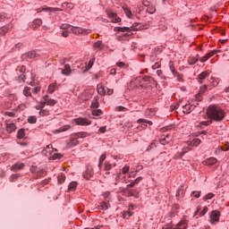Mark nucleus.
Here are the masks:
<instances>
[{
  "instance_id": "f257e3e1",
  "label": "nucleus",
  "mask_w": 229,
  "mask_h": 229,
  "mask_svg": "<svg viewBox=\"0 0 229 229\" xmlns=\"http://www.w3.org/2000/svg\"><path fill=\"white\" fill-rule=\"evenodd\" d=\"M207 115L211 121H215L216 123H221V121L225 119V115H226V113L225 112V110H223V108L213 105L208 107Z\"/></svg>"
},
{
  "instance_id": "f03ea898",
  "label": "nucleus",
  "mask_w": 229,
  "mask_h": 229,
  "mask_svg": "<svg viewBox=\"0 0 229 229\" xmlns=\"http://www.w3.org/2000/svg\"><path fill=\"white\" fill-rule=\"evenodd\" d=\"M116 31H121L122 33H130V31H139V30H144V24L142 23H133L131 27H117Z\"/></svg>"
},
{
  "instance_id": "7ed1b4c3",
  "label": "nucleus",
  "mask_w": 229,
  "mask_h": 229,
  "mask_svg": "<svg viewBox=\"0 0 229 229\" xmlns=\"http://www.w3.org/2000/svg\"><path fill=\"white\" fill-rule=\"evenodd\" d=\"M151 81H153V78L149 76L137 77L134 81V85H136V87H147Z\"/></svg>"
},
{
  "instance_id": "20e7f679",
  "label": "nucleus",
  "mask_w": 229,
  "mask_h": 229,
  "mask_svg": "<svg viewBox=\"0 0 229 229\" xmlns=\"http://www.w3.org/2000/svg\"><path fill=\"white\" fill-rule=\"evenodd\" d=\"M70 28H71L72 33H74V35H81V34L89 35V33H90L89 30L81 29L80 27L72 26Z\"/></svg>"
},
{
  "instance_id": "39448f33",
  "label": "nucleus",
  "mask_w": 229,
  "mask_h": 229,
  "mask_svg": "<svg viewBox=\"0 0 229 229\" xmlns=\"http://www.w3.org/2000/svg\"><path fill=\"white\" fill-rule=\"evenodd\" d=\"M78 144H80V140H78V138H76L74 134H72L70 140L66 141L67 148H74V146H78Z\"/></svg>"
},
{
  "instance_id": "423d86ee",
  "label": "nucleus",
  "mask_w": 229,
  "mask_h": 229,
  "mask_svg": "<svg viewBox=\"0 0 229 229\" xmlns=\"http://www.w3.org/2000/svg\"><path fill=\"white\" fill-rule=\"evenodd\" d=\"M82 176L85 180H90V178L94 176V167L92 165H89Z\"/></svg>"
},
{
  "instance_id": "0eeeda50",
  "label": "nucleus",
  "mask_w": 229,
  "mask_h": 229,
  "mask_svg": "<svg viewBox=\"0 0 229 229\" xmlns=\"http://www.w3.org/2000/svg\"><path fill=\"white\" fill-rule=\"evenodd\" d=\"M221 216V213L217 210H214L210 213V223L211 225H214V223H219V217Z\"/></svg>"
},
{
  "instance_id": "6e6552de",
  "label": "nucleus",
  "mask_w": 229,
  "mask_h": 229,
  "mask_svg": "<svg viewBox=\"0 0 229 229\" xmlns=\"http://www.w3.org/2000/svg\"><path fill=\"white\" fill-rule=\"evenodd\" d=\"M142 180V177H138L136 180L131 182L130 184L127 185L126 191H128L129 194H133L135 192V190H130V187H135V185H138V183Z\"/></svg>"
},
{
  "instance_id": "1a4fd4ad",
  "label": "nucleus",
  "mask_w": 229,
  "mask_h": 229,
  "mask_svg": "<svg viewBox=\"0 0 229 229\" xmlns=\"http://www.w3.org/2000/svg\"><path fill=\"white\" fill-rule=\"evenodd\" d=\"M40 12H64V9L43 6L42 8L37 10L38 13H40Z\"/></svg>"
},
{
  "instance_id": "9d476101",
  "label": "nucleus",
  "mask_w": 229,
  "mask_h": 229,
  "mask_svg": "<svg viewBox=\"0 0 229 229\" xmlns=\"http://www.w3.org/2000/svg\"><path fill=\"white\" fill-rule=\"evenodd\" d=\"M75 123L79 126H89L91 124V122L85 118H76Z\"/></svg>"
},
{
  "instance_id": "9b49d317",
  "label": "nucleus",
  "mask_w": 229,
  "mask_h": 229,
  "mask_svg": "<svg viewBox=\"0 0 229 229\" xmlns=\"http://www.w3.org/2000/svg\"><path fill=\"white\" fill-rule=\"evenodd\" d=\"M210 76V71L202 72L197 78L199 83H203V80H207Z\"/></svg>"
},
{
  "instance_id": "f8f14e48",
  "label": "nucleus",
  "mask_w": 229,
  "mask_h": 229,
  "mask_svg": "<svg viewBox=\"0 0 229 229\" xmlns=\"http://www.w3.org/2000/svg\"><path fill=\"white\" fill-rule=\"evenodd\" d=\"M220 50H213L208 54L205 55V56L201 57L199 60L200 62L203 64L205 62H207V60H208V58L214 56V55H217V53H219Z\"/></svg>"
},
{
  "instance_id": "ddd939ff",
  "label": "nucleus",
  "mask_w": 229,
  "mask_h": 229,
  "mask_svg": "<svg viewBox=\"0 0 229 229\" xmlns=\"http://www.w3.org/2000/svg\"><path fill=\"white\" fill-rule=\"evenodd\" d=\"M163 229H187V222L181 221L175 227H164Z\"/></svg>"
},
{
  "instance_id": "4468645a",
  "label": "nucleus",
  "mask_w": 229,
  "mask_h": 229,
  "mask_svg": "<svg viewBox=\"0 0 229 229\" xmlns=\"http://www.w3.org/2000/svg\"><path fill=\"white\" fill-rule=\"evenodd\" d=\"M197 105H198V103L196 105L186 104L185 106H182L183 113L191 114V112H192V110H194L196 108Z\"/></svg>"
},
{
  "instance_id": "2eb2a0df",
  "label": "nucleus",
  "mask_w": 229,
  "mask_h": 229,
  "mask_svg": "<svg viewBox=\"0 0 229 229\" xmlns=\"http://www.w3.org/2000/svg\"><path fill=\"white\" fill-rule=\"evenodd\" d=\"M22 56H23V58L33 59V58H38V56H40V55L38 53H37V51H31L27 54H24Z\"/></svg>"
},
{
  "instance_id": "dca6fc26",
  "label": "nucleus",
  "mask_w": 229,
  "mask_h": 229,
  "mask_svg": "<svg viewBox=\"0 0 229 229\" xmlns=\"http://www.w3.org/2000/svg\"><path fill=\"white\" fill-rule=\"evenodd\" d=\"M43 99L45 100L46 105L48 106H55V105H56V100L49 98L47 95L43 97Z\"/></svg>"
},
{
  "instance_id": "f3484780",
  "label": "nucleus",
  "mask_w": 229,
  "mask_h": 229,
  "mask_svg": "<svg viewBox=\"0 0 229 229\" xmlns=\"http://www.w3.org/2000/svg\"><path fill=\"white\" fill-rule=\"evenodd\" d=\"M169 67H170V71L174 74V76H175V78H177V80H181L182 76H180V73H178V72H176V69H174V64H173V62L169 63Z\"/></svg>"
},
{
  "instance_id": "a211bd4d",
  "label": "nucleus",
  "mask_w": 229,
  "mask_h": 229,
  "mask_svg": "<svg viewBox=\"0 0 229 229\" xmlns=\"http://www.w3.org/2000/svg\"><path fill=\"white\" fill-rule=\"evenodd\" d=\"M5 124H6L7 133H12V131H15V130H17V127L15 126V123H8V121H6Z\"/></svg>"
},
{
  "instance_id": "6ab92c4d",
  "label": "nucleus",
  "mask_w": 229,
  "mask_h": 229,
  "mask_svg": "<svg viewBox=\"0 0 229 229\" xmlns=\"http://www.w3.org/2000/svg\"><path fill=\"white\" fill-rule=\"evenodd\" d=\"M20 169H24V164L23 163H16L12 165L11 171H13L14 173H17L20 171Z\"/></svg>"
},
{
  "instance_id": "aec40b11",
  "label": "nucleus",
  "mask_w": 229,
  "mask_h": 229,
  "mask_svg": "<svg viewBox=\"0 0 229 229\" xmlns=\"http://www.w3.org/2000/svg\"><path fill=\"white\" fill-rule=\"evenodd\" d=\"M205 92H207V85H203L200 87L199 94L195 96L197 101H201V99H199V98H201V96H203V94H205Z\"/></svg>"
},
{
  "instance_id": "412c9836",
  "label": "nucleus",
  "mask_w": 229,
  "mask_h": 229,
  "mask_svg": "<svg viewBox=\"0 0 229 229\" xmlns=\"http://www.w3.org/2000/svg\"><path fill=\"white\" fill-rule=\"evenodd\" d=\"M61 72H62V74H64V76H71V72H72L71 65L65 64V65H64V68L62 69Z\"/></svg>"
},
{
  "instance_id": "4be33fe9",
  "label": "nucleus",
  "mask_w": 229,
  "mask_h": 229,
  "mask_svg": "<svg viewBox=\"0 0 229 229\" xmlns=\"http://www.w3.org/2000/svg\"><path fill=\"white\" fill-rule=\"evenodd\" d=\"M216 163L217 159L216 157H209L203 162L204 165H214Z\"/></svg>"
},
{
  "instance_id": "5701e85b",
  "label": "nucleus",
  "mask_w": 229,
  "mask_h": 229,
  "mask_svg": "<svg viewBox=\"0 0 229 229\" xmlns=\"http://www.w3.org/2000/svg\"><path fill=\"white\" fill-rule=\"evenodd\" d=\"M40 26H42V20L40 19L34 20L31 24V28H33V30H37V28H40Z\"/></svg>"
},
{
  "instance_id": "b1692460",
  "label": "nucleus",
  "mask_w": 229,
  "mask_h": 229,
  "mask_svg": "<svg viewBox=\"0 0 229 229\" xmlns=\"http://www.w3.org/2000/svg\"><path fill=\"white\" fill-rule=\"evenodd\" d=\"M97 90L100 96H105L106 94V90L105 89V86H103V84H98L97 86Z\"/></svg>"
},
{
  "instance_id": "393cba45",
  "label": "nucleus",
  "mask_w": 229,
  "mask_h": 229,
  "mask_svg": "<svg viewBox=\"0 0 229 229\" xmlns=\"http://www.w3.org/2000/svg\"><path fill=\"white\" fill-rule=\"evenodd\" d=\"M169 140H171V138L169 137V135H166L165 137L161 136V139L159 140V142L163 146H165L166 144H169Z\"/></svg>"
},
{
  "instance_id": "a878e982",
  "label": "nucleus",
  "mask_w": 229,
  "mask_h": 229,
  "mask_svg": "<svg viewBox=\"0 0 229 229\" xmlns=\"http://www.w3.org/2000/svg\"><path fill=\"white\" fill-rule=\"evenodd\" d=\"M75 139H85V137L89 136V133L85 132V131H81V132H77V133H73Z\"/></svg>"
},
{
  "instance_id": "bb28decb",
  "label": "nucleus",
  "mask_w": 229,
  "mask_h": 229,
  "mask_svg": "<svg viewBox=\"0 0 229 229\" xmlns=\"http://www.w3.org/2000/svg\"><path fill=\"white\" fill-rule=\"evenodd\" d=\"M109 17L112 19V22H121V18L117 17V14L114 13H109Z\"/></svg>"
},
{
  "instance_id": "cd10ccee",
  "label": "nucleus",
  "mask_w": 229,
  "mask_h": 229,
  "mask_svg": "<svg viewBox=\"0 0 229 229\" xmlns=\"http://www.w3.org/2000/svg\"><path fill=\"white\" fill-rule=\"evenodd\" d=\"M99 98L98 97H95L93 98V101L91 103V108H99Z\"/></svg>"
},
{
  "instance_id": "c85d7f7f",
  "label": "nucleus",
  "mask_w": 229,
  "mask_h": 229,
  "mask_svg": "<svg viewBox=\"0 0 229 229\" xmlns=\"http://www.w3.org/2000/svg\"><path fill=\"white\" fill-rule=\"evenodd\" d=\"M61 6L64 10H72L74 8V5L71 3H64Z\"/></svg>"
},
{
  "instance_id": "c756f323",
  "label": "nucleus",
  "mask_w": 229,
  "mask_h": 229,
  "mask_svg": "<svg viewBox=\"0 0 229 229\" xmlns=\"http://www.w3.org/2000/svg\"><path fill=\"white\" fill-rule=\"evenodd\" d=\"M76 187H78L77 182H72L68 186V191L71 192L76 191Z\"/></svg>"
},
{
  "instance_id": "7c9ffc66",
  "label": "nucleus",
  "mask_w": 229,
  "mask_h": 229,
  "mask_svg": "<svg viewBox=\"0 0 229 229\" xmlns=\"http://www.w3.org/2000/svg\"><path fill=\"white\" fill-rule=\"evenodd\" d=\"M23 95L26 97V98H31V88L30 87H25L23 89Z\"/></svg>"
},
{
  "instance_id": "2f4dec72",
  "label": "nucleus",
  "mask_w": 229,
  "mask_h": 229,
  "mask_svg": "<svg viewBox=\"0 0 229 229\" xmlns=\"http://www.w3.org/2000/svg\"><path fill=\"white\" fill-rule=\"evenodd\" d=\"M188 152H189V148H184L182 152L177 153L174 157L176 158H182V157H183V155H185V153H188Z\"/></svg>"
},
{
  "instance_id": "473e14b6",
  "label": "nucleus",
  "mask_w": 229,
  "mask_h": 229,
  "mask_svg": "<svg viewBox=\"0 0 229 229\" xmlns=\"http://www.w3.org/2000/svg\"><path fill=\"white\" fill-rule=\"evenodd\" d=\"M95 61H96L95 57L89 60L88 65L86 66V69L84 70V72H87V71H89V69H92V65H94Z\"/></svg>"
},
{
  "instance_id": "72a5a7b5",
  "label": "nucleus",
  "mask_w": 229,
  "mask_h": 229,
  "mask_svg": "<svg viewBox=\"0 0 229 229\" xmlns=\"http://www.w3.org/2000/svg\"><path fill=\"white\" fill-rule=\"evenodd\" d=\"M123 10L125 15L130 19L131 17V11L130 10V8H128V6H123Z\"/></svg>"
},
{
  "instance_id": "f704fd0d",
  "label": "nucleus",
  "mask_w": 229,
  "mask_h": 229,
  "mask_svg": "<svg viewBox=\"0 0 229 229\" xmlns=\"http://www.w3.org/2000/svg\"><path fill=\"white\" fill-rule=\"evenodd\" d=\"M24 131H25L24 129H21L18 131V133H17L18 139H24V137L26 136V132Z\"/></svg>"
},
{
  "instance_id": "c9c22d12",
  "label": "nucleus",
  "mask_w": 229,
  "mask_h": 229,
  "mask_svg": "<svg viewBox=\"0 0 229 229\" xmlns=\"http://www.w3.org/2000/svg\"><path fill=\"white\" fill-rule=\"evenodd\" d=\"M19 178H21V175L19 174H14L13 175L10 176V182H17L19 180Z\"/></svg>"
},
{
  "instance_id": "e433bc0d",
  "label": "nucleus",
  "mask_w": 229,
  "mask_h": 229,
  "mask_svg": "<svg viewBox=\"0 0 229 229\" xmlns=\"http://www.w3.org/2000/svg\"><path fill=\"white\" fill-rule=\"evenodd\" d=\"M55 90H56V84H50L47 89L48 94H53Z\"/></svg>"
},
{
  "instance_id": "4c0bfd02",
  "label": "nucleus",
  "mask_w": 229,
  "mask_h": 229,
  "mask_svg": "<svg viewBox=\"0 0 229 229\" xmlns=\"http://www.w3.org/2000/svg\"><path fill=\"white\" fill-rule=\"evenodd\" d=\"M71 126L70 125H64L61 128H59L56 131L57 133H62V131H67V130H70Z\"/></svg>"
},
{
  "instance_id": "58836bf2",
  "label": "nucleus",
  "mask_w": 229,
  "mask_h": 229,
  "mask_svg": "<svg viewBox=\"0 0 229 229\" xmlns=\"http://www.w3.org/2000/svg\"><path fill=\"white\" fill-rule=\"evenodd\" d=\"M210 85H212V87H217V85H219V81L216 78L211 77Z\"/></svg>"
},
{
  "instance_id": "ea45409f",
  "label": "nucleus",
  "mask_w": 229,
  "mask_h": 229,
  "mask_svg": "<svg viewBox=\"0 0 229 229\" xmlns=\"http://www.w3.org/2000/svg\"><path fill=\"white\" fill-rule=\"evenodd\" d=\"M101 46H103V41L98 40L96 43H94L93 47L94 49H101Z\"/></svg>"
},
{
  "instance_id": "a19ab883",
  "label": "nucleus",
  "mask_w": 229,
  "mask_h": 229,
  "mask_svg": "<svg viewBox=\"0 0 229 229\" xmlns=\"http://www.w3.org/2000/svg\"><path fill=\"white\" fill-rule=\"evenodd\" d=\"M58 183H64L65 182V174H60L57 177Z\"/></svg>"
},
{
  "instance_id": "79ce46f5",
  "label": "nucleus",
  "mask_w": 229,
  "mask_h": 229,
  "mask_svg": "<svg viewBox=\"0 0 229 229\" xmlns=\"http://www.w3.org/2000/svg\"><path fill=\"white\" fill-rule=\"evenodd\" d=\"M92 115H97L99 117V115H103V111L101 109H94L92 110Z\"/></svg>"
},
{
  "instance_id": "37998d69",
  "label": "nucleus",
  "mask_w": 229,
  "mask_h": 229,
  "mask_svg": "<svg viewBox=\"0 0 229 229\" xmlns=\"http://www.w3.org/2000/svg\"><path fill=\"white\" fill-rule=\"evenodd\" d=\"M61 30H70L71 31V28H72V25H69L67 23H63L61 26H60Z\"/></svg>"
},
{
  "instance_id": "c03bdc74",
  "label": "nucleus",
  "mask_w": 229,
  "mask_h": 229,
  "mask_svg": "<svg viewBox=\"0 0 229 229\" xmlns=\"http://www.w3.org/2000/svg\"><path fill=\"white\" fill-rule=\"evenodd\" d=\"M106 158V154H102L101 157H99V163H98V167L101 168V165H103V162H105V159Z\"/></svg>"
},
{
  "instance_id": "a18cd8bd",
  "label": "nucleus",
  "mask_w": 229,
  "mask_h": 229,
  "mask_svg": "<svg viewBox=\"0 0 229 229\" xmlns=\"http://www.w3.org/2000/svg\"><path fill=\"white\" fill-rule=\"evenodd\" d=\"M99 207H100V210H108L109 205L106 202H101Z\"/></svg>"
},
{
  "instance_id": "49530a36",
  "label": "nucleus",
  "mask_w": 229,
  "mask_h": 229,
  "mask_svg": "<svg viewBox=\"0 0 229 229\" xmlns=\"http://www.w3.org/2000/svg\"><path fill=\"white\" fill-rule=\"evenodd\" d=\"M147 12L148 13L153 14L155 12H157V8H155L153 5H150L148 7Z\"/></svg>"
},
{
  "instance_id": "de8ad7c7",
  "label": "nucleus",
  "mask_w": 229,
  "mask_h": 229,
  "mask_svg": "<svg viewBox=\"0 0 229 229\" xmlns=\"http://www.w3.org/2000/svg\"><path fill=\"white\" fill-rule=\"evenodd\" d=\"M197 63H198V58L196 57H191L188 60L189 65H194Z\"/></svg>"
},
{
  "instance_id": "09e8293b",
  "label": "nucleus",
  "mask_w": 229,
  "mask_h": 229,
  "mask_svg": "<svg viewBox=\"0 0 229 229\" xmlns=\"http://www.w3.org/2000/svg\"><path fill=\"white\" fill-rule=\"evenodd\" d=\"M137 123H145V124H149L150 126H151V124H153V122L148 121V120L142 119V118L139 119V120L137 121Z\"/></svg>"
},
{
  "instance_id": "8fccbe9b",
  "label": "nucleus",
  "mask_w": 229,
  "mask_h": 229,
  "mask_svg": "<svg viewBox=\"0 0 229 229\" xmlns=\"http://www.w3.org/2000/svg\"><path fill=\"white\" fill-rule=\"evenodd\" d=\"M183 189L179 188L176 192V198H183Z\"/></svg>"
},
{
  "instance_id": "3c124183",
  "label": "nucleus",
  "mask_w": 229,
  "mask_h": 229,
  "mask_svg": "<svg viewBox=\"0 0 229 229\" xmlns=\"http://www.w3.org/2000/svg\"><path fill=\"white\" fill-rule=\"evenodd\" d=\"M133 215V213H131V211H125L123 212V219H129V217H131V216Z\"/></svg>"
},
{
  "instance_id": "603ef678",
  "label": "nucleus",
  "mask_w": 229,
  "mask_h": 229,
  "mask_svg": "<svg viewBox=\"0 0 229 229\" xmlns=\"http://www.w3.org/2000/svg\"><path fill=\"white\" fill-rule=\"evenodd\" d=\"M28 123H30V124H35V123H37V117L36 116H30L28 118Z\"/></svg>"
},
{
  "instance_id": "864d4df0",
  "label": "nucleus",
  "mask_w": 229,
  "mask_h": 229,
  "mask_svg": "<svg viewBox=\"0 0 229 229\" xmlns=\"http://www.w3.org/2000/svg\"><path fill=\"white\" fill-rule=\"evenodd\" d=\"M191 144H192V146H199V144H201V140H199V139H194V140L191 141Z\"/></svg>"
},
{
  "instance_id": "5fc2aeb1",
  "label": "nucleus",
  "mask_w": 229,
  "mask_h": 229,
  "mask_svg": "<svg viewBox=\"0 0 229 229\" xmlns=\"http://www.w3.org/2000/svg\"><path fill=\"white\" fill-rule=\"evenodd\" d=\"M200 126H209V124H212V121H204L199 123Z\"/></svg>"
},
{
  "instance_id": "6e6d98bb",
  "label": "nucleus",
  "mask_w": 229,
  "mask_h": 229,
  "mask_svg": "<svg viewBox=\"0 0 229 229\" xmlns=\"http://www.w3.org/2000/svg\"><path fill=\"white\" fill-rule=\"evenodd\" d=\"M46 106V100L41 101L38 106H37L38 110H41V108H44Z\"/></svg>"
},
{
  "instance_id": "4d7b16f0",
  "label": "nucleus",
  "mask_w": 229,
  "mask_h": 229,
  "mask_svg": "<svg viewBox=\"0 0 229 229\" xmlns=\"http://www.w3.org/2000/svg\"><path fill=\"white\" fill-rule=\"evenodd\" d=\"M213 197H214V193H208V194L204 197V201H207V199H212Z\"/></svg>"
},
{
  "instance_id": "13d9d810",
  "label": "nucleus",
  "mask_w": 229,
  "mask_h": 229,
  "mask_svg": "<svg viewBox=\"0 0 229 229\" xmlns=\"http://www.w3.org/2000/svg\"><path fill=\"white\" fill-rule=\"evenodd\" d=\"M208 212V208L204 207V208H203V210L200 211L199 216H205V214H207Z\"/></svg>"
},
{
  "instance_id": "bf43d9fd",
  "label": "nucleus",
  "mask_w": 229,
  "mask_h": 229,
  "mask_svg": "<svg viewBox=\"0 0 229 229\" xmlns=\"http://www.w3.org/2000/svg\"><path fill=\"white\" fill-rule=\"evenodd\" d=\"M191 196L194 198H199V196H201V191H192Z\"/></svg>"
},
{
  "instance_id": "052dcab7",
  "label": "nucleus",
  "mask_w": 229,
  "mask_h": 229,
  "mask_svg": "<svg viewBox=\"0 0 229 229\" xmlns=\"http://www.w3.org/2000/svg\"><path fill=\"white\" fill-rule=\"evenodd\" d=\"M47 149H53V145L47 146V149L43 150V155H46L47 157Z\"/></svg>"
},
{
  "instance_id": "680f3d73",
  "label": "nucleus",
  "mask_w": 229,
  "mask_h": 229,
  "mask_svg": "<svg viewBox=\"0 0 229 229\" xmlns=\"http://www.w3.org/2000/svg\"><path fill=\"white\" fill-rule=\"evenodd\" d=\"M39 115H42V116L49 115V111H47V110H41V111H39Z\"/></svg>"
},
{
  "instance_id": "e2e57ef3",
  "label": "nucleus",
  "mask_w": 229,
  "mask_h": 229,
  "mask_svg": "<svg viewBox=\"0 0 229 229\" xmlns=\"http://www.w3.org/2000/svg\"><path fill=\"white\" fill-rule=\"evenodd\" d=\"M128 171H130V166H124L122 168L123 174H126V173H128Z\"/></svg>"
},
{
  "instance_id": "0e129e2a",
  "label": "nucleus",
  "mask_w": 229,
  "mask_h": 229,
  "mask_svg": "<svg viewBox=\"0 0 229 229\" xmlns=\"http://www.w3.org/2000/svg\"><path fill=\"white\" fill-rule=\"evenodd\" d=\"M110 169H112V165L110 163H106L105 170L106 171H110Z\"/></svg>"
},
{
  "instance_id": "69168bd1",
  "label": "nucleus",
  "mask_w": 229,
  "mask_h": 229,
  "mask_svg": "<svg viewBox=\"0 0 229 229\" xmlns=\"http://www.w3.org/2000/svg\"><path fill=\"white\" fill-rule=\"evenodd\" d=\"M222 151H229V143H226L221 148Z\"/></svg>"
},
{
  "instance_id": "338daca9",
  "label": "nucleus",
  "mask_w": 229,
  "mask_h": 229,
  "mask_svg": "<svg viewBox=\"0 0 229 229\" xmlns=\"http://www.w3.org/2000/svg\"><path fill=\"white\" fill-rule=\"evenodd\" d=\"M69 33H71V30H64L62 32L63 37L67 38L69 37Z\"/></svg>"
},
{
  "instance_id": "774afa93",
  "label": "nucleus",
  "mask_w": 229,
  "mask_h": 229,
  "mask_svg": "<svg viewBox=\"0 0 229 229\" xmlns=\"http://www.w3.org/2000/svg\"><path fill=\"white\" fill-rule=\"evenodd\" d=\"M39 90H40V87H36L33 89L32 92H33V94H38Z\"/></svg>"
}]
</instances>
